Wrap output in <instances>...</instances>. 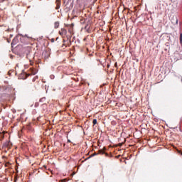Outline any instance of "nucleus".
I'll return each mask as SVG.
<instances>
[{"instance_id":"aec40b11","label":"nucleus","mask_w":182,"mask_h":182,"mask_svg":"<svg viewBox=\"0 0 182 182\" xmlns=\"http://www.w3.org/2000/svg\"><path fill=\"white\" fill-rule=\"evenodd\" d=\"M69 32H71L70 30H69Z\"/></svg>"},{"instance_id":"7ed1b4c3","label":"nucleus","mask_w":182,"mask_h":182,"mask_svg":"<svg viewBox=\"0 0 182 182\" xmlns=\"http://www.w3.org/2000/svg\"><path fill=\"white\" fill-rule=\"evenodd\" d=\"M59 33L61 36H66V33H68V31L65 28H62L60 31Z\"/></svg>"},{"instance_id":"1a4fd4ad","label":"nucleus","mask_w":182,"mask_h":182,"mask_svg":"<svg viewBox=\"0 0 182 182\" xmlns=\"http://www.w3.org/2000/svg\"><path fill=\"white\" fill-rule=\"evenodd\" d=\"M92 124H93L94 126L97 124V119H94L93 121H92Z\"/></svg>"},{"instance_id":"f257e3e1","label":"nucleus","mask_w":182,"mask_h":182,"mask_svg":"<svg viewBox=\"0 0 182 182\" xmlns=\"http://www.w3.org/2000/svg\"><path fill=\"white\" fill-rule=\"evenodd\" d=\"M42 56L43 58H44V59L49 58V57L50 56V51H49L48 50H44L43 52Z\"/></svg>"},{"instance_id":"dca6fc26","label":"nucleus","mask_w":182,"mask_h":182,"mask_svg":"<svg viewBox=\"0 0 182 182\" xmlns=\"http://www.w3.org/2000/svg\"><path fill=\"white\" fill-rule=\"evenodd\" d=\"M68 143H70V141L69 139L68 140Z\"/></svg>"},{"instance_id":"a211bd4d","label":"nucleus","mask_w":182,"mask_h":182,"mask_svg":"<svg viewBox=\"0 0 182 182\" xmlns=\"http://www.w3.org/2000/svg\"><path fill=\"white\" fill-rule=\"evenodd\" d=\"M33 82H35V78L33 79Z\"/></svg>"},{"instance_id":"9d476101","label":"nucleus","mask_w":182,"mask_h":182,"mask_svg":"<svg viewBox=\"0 0 182 182\" xmlns=\"http://www.w3.org/2000/svg\"><path fill=\"white\" fill-rule=\"evenodd\" d=\"M23 79H26V77H28V74H26L25 73L23 74Z\"/></svg>"},{"instance_id":"ddd939ff","label":"nucleus","mask_w":182,"mask_h":182,"mask_svg":"<svg viewBox=\"0 0 182 182\" xmlns=\"http://www.w3.org/2000/svg\"><path fill=\"white\" fill-rule=\"evenodd\" d=\"M59 8H60V4H57L55 9H59Z\"/></svg>"},{"instance_id":"2eb2a0df","label":"nucleus","mask_w":182,"mask_h":182,"mask_svg":"<svg viewBox=\"0 0 182 182\" xmlns=\"http://www.w3.org/2000/svg\"><path fill=\"white\" fill-rule=\"evenodd\" d=\"M179 153H180V154H181V156H182V151H179Z\"/></svg>"},{"instance_id":"20e7f679","label":"nucleus","mask_w":182,"mask_h":182,"mask_svg":"<svg viewBox=\"0 0 182 182\" xmlns=\"http://www.w3.org/2000/svg\"><path fill=\"white\" fill-rule=\"evenodd\" d=\"M32 54L28 53L27 54V58L30 60V65L32 66L33 65V62H32V58H31Z\"/></svg>"},{"instance_id":"f03ea898","label":"nucleus","mask_w":182,"mask_h":182,"mask_svg":"<svg viewBox=\"0 0 182 182\" xmlns=\"http://www.w3.org/2000/svg\"><path fill=\"white\" fill-rule=\"evenodd\" d=\"M171 22L173 25H178V18H177V16H173L171 19Z\"/></svg>"},{"instance_id":"f8f14e48","label":"nucleus","mask_w":182,"mask_h":182,"mask_svg":"<svg viewBox=\"0 0 182 182\" xmlns=\"http://www.w3.org/2000/svg\"><path fill=\"white\" fill-rule=\"evenodd\" d=\"M180 43H182V33H180Z\"/></svg>"},{"instance_id":"423d86ee","label":"nucleus","mask_w":182,"mask_h":182,"mask_svg":"<svg viewBox=\"0 0 182 182\" xmlns=\"http://www.w3.org/2000/svg\"><path fill=\"white\" fill-rule=\"evenodd\" d=\"M31 69L33 75H36V73H38V70L35 68H31Z\"/></svg>"},{"instance_id":"4468645a","label":"nucleus","mask_w":182,"mask_h":182,"mask_svg":"<svg viewBox=\"0 0 182 182\" xmlns=\"http://www.w3.org/2000/svg\"><path fill=\"white\" fill-rule=\"evenodd\" d=\"M97 153H94L90 156V157H94V156H97Z\"/></svg>"},{"instance_id":"0eeeda50","label":"nucleus","mask_w":182,"mask_h":182,"mask_svg":"<svg viewBox=\"0 0 182 182\" xmlns=\"http://www.w3.org/2000/svg\"><path fill=\"white\" fill-rule=\"evenodd\" d=\"M54 28H55V29H58V28H59V22H58V21L55 22Z\"/></svg>"},{"instance_id":"39448f33","label":"nucleus","mask_w":182,"mask_h":182,"mask_svg":"<svg viewBox=\"0 0 182 182\" xmlns=\"http://www.w3.org/2000/svg\"><path fill=\"white\" fill-rule=\"evenodd\" d=\"M16 43H18V38H14V40L12 41L11 46H14V45H16Z\"/></svg>"},{"instance_id":"f3484780","label":"nucleus","mask_w":182,"mask_h":182,"mask_svg":"<svg viewBox=\"0 0 182 182\" xmlns=\"http://www.w3.org/2000/svg\"><path fill=\"white\" fill-rule=\"evenodd\" d=\"M62 181H66V179H63Z\"/></svg>"},{"instance_id":"9b49d317","label":"nucleus","mask_w":182,"mask_h":182,"mask_svg":"<svg viewBox=\"0 0 182 182\" xmlns=\"http://www.w3.org/2000/svg\"><path fill=\"white\" fill-rule=\"evenodd\" d=\"M9 166H11V163L6 162V163L5 164V166H6V167H9Z\"/></svg>"},{"instance_id":"6ab92c4d","label":"nucleus","mask_w":182,"mask_h":182,"mask_svg":"<svg viewBox=\"0 0 182 182\" xmlns=\"http://www.w3.org/2000/svg\"><path fill=\"white\" fill-rule=\"evenodd\" d=\"M35 58V55H33V59Z\"/></svg>"},{"instance_id":"6e6552de","label":"nucleus","mask_w":182,"mask_h":182,"mask_svg":"<svg viewBox=\"0 0 182 182\" xmlns=\"http://www.w3.org/2000/svg\"><path fill=\"white\" fill-rule=\"evenodd\" d=\"M97 154H105V151L102 149H100L98 151Z\"/></svg>"}]
</instances>
